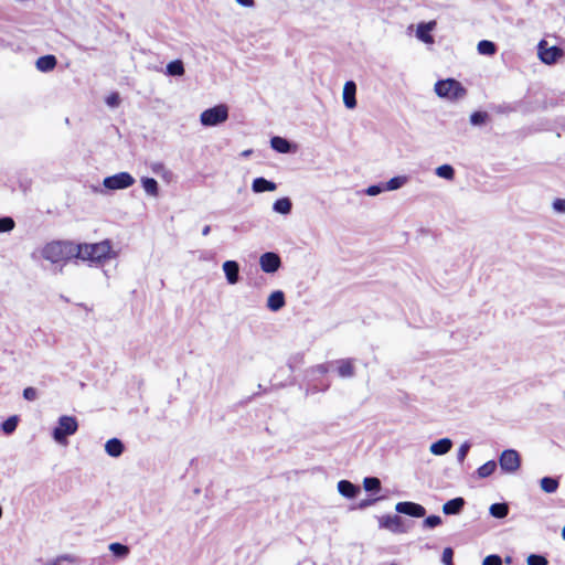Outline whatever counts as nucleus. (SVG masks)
<instances>
[{"mask_svg":"<svg viewBox=\"0 0 565 565\" xmlns=\"http://www.w3.org/2000/svg\"><path fill=\"white\" fill-rule=\"evenodd\" d=\"M363 487L366 492H379L381 490V481L376 477H365L363 480Z\"/></svg>","mask_w":565,"mask_h":565,"instance_id":"nucleus-33","label":"nucleus"},{"mask_svg":"<svg viewBox=\"0 0 565 565\" xmlns=\"http://www.w3.org/2000/svg\"><path fill=\"white\" fill-rule=\"evenodd\" d=\"M210 232H211V226H210V225H205V226L203 227V230H202V235H203V236H206V235H209V234H210Z\"/></svg>","mask_w":565,"mask_h":565,"instance_id":"nucleus-52","label":"nucleus"},{"mask_svg":"<svg viewBox=\"0 0 565 565\" xmlns=\"http://www.w3.org/2000/svg\"><path fill=\"white\" fill-rule=\"evenodd\" d=\"M540 487L545 493H555L559 487V478L550 476L543 477L540 480Z\"/></svg>","mask_w":565,"mask_h":565,"instance_id":"nucleus-25","label":"nucleus"},{"mask_svg":"<svg viewBox=\"0 0 565 565\" xmlns=\"http://www.w3.org/2000/svg\"><path fill=\"white\" fill-rule=\"evenodd\" d=\"M406 175H397L390 179L386 183H384L385 191H395L401 189L407 182Z\"/></svg>","mask_w":565,"mask_h":565,"instance_id":"nucleus-31","label":"nucleus"},{"mask_svg":"<svg viewBox=\"0 0 565 565\" xmlns=\"http://www.w3.org/2000/svg\"><path fill=\"white\" fill-rule=\"evenodd\" d=\"M15 226L14 220L10 216L0 217V233L11 232Z\"/></svg>","mask_w":565,"mask_h":565,"instance_id":"nucleus-37","label":"nucleus"},{"mask_svg":"<svg viewBox=\"0 0 565 565\" xmlns=\"http://www.w3.org/2000/svg\"><path fill=\"white\" fill-rule=\"evenodd\" d=\"M380 526L394 533H403V519L398 515H384L380 519Z\"/></svg>","mask_w":565,"mask_h":565,"instance_id":"nucleus-13","label":"nucleus"},{"mask_svg":"<svg viewBox=\"0 0 565 565\" xmlns=\"http://www.w3.org/2000/svg\"><path fill=\"white\" fill-rule=\"evenodd\" d=\"M41 255L52 264H65L72 258H77L76 244L68 241H53L42 248Z\"/></svg>","mask_w":565,"mask_h":565,"instance_id":"nucleus-1","label":"nucleus"},{"mask_svg":"<svg viewBox=\"0 0 565 565\" xmlns=\"http://www.w3.org/2000/svg\"><path fill=\"white\" fill-rule=\"evenodd\" d=\"M333 364L338 365L337 371L340 377L350 379L354 376L355 369L352 359H340L334 361Z\"/></svg>","mask_w":565,"mask_h":565,"instance_id":"nucleus-17","label":"nucleus"},{"mask_svg":"<svg viewBox=\"0 0 565 565\" xmlns=\"http://www.w3.org/2000/svg\"><path fill=\"white\" fill-rule=\"evenodd\" d=\"M564 50L557 45L547 46L545 40H541L537 44V55L542 63L554 65L564 56Z\"/></svg>","mask_w":565,"mask_h":565,"instance_id":"nucleus-7","label":"nucleus"},{"mask_svg":"<svg viewBox=\"0 0 565 565\" xmlns=\"http://www.w3.org/2000/svg\"><path fill=\"white\" fill-rule=\"evenodd\" d=\"M108 548L113 553V555L118 558H126L130 552L127 545L118 542L109 544Z\"/></svg>","mask_w":565,"mask_h":565,"instance_id":"nucleus-32","label":"nucleus"},{"mask_svg":"<svg viewBox=\"0 0 565 565\" xmlns=\"http://www.w3.org/2000/svg\"><path fill=\"white\" fill-rule=\"evenodd\" d=\"M477 50H478L479 54H481V55L491 56V55L495 54L497 45L492 41L481 40V41H479V43L477 45Z\"/></svg>","mask_w":565,"mask_h":565,"instance_id":"nucleus-29","label":"nucleus"},{"mask_svg":"<svg viewBox=\"0 0 565 565\" xmlns=\"http://www.w3.org/2000/svg\"><path fill=\"white\" fill-rule=\"evenodd\" d=\"M436 94L449 100H459L466 97L467 89L455 78L439 79L435 84Z\"/></svg>","mask_w":565,"mask_h":565,"instance_id":"nucleus-3","label":"nucleus"},{"mask_svg":"<svg viewBox=\"0 0 565 565\" xmlns=\"http://www.w3.org/2000/svg\"><path fill=\"white\" fill-rule=\"evenodd\" d=\"M498 463L494 460H489L477 469L479 478L484 479L490 477L497 470Z\"/></svg>","mask_w":565,"mask_h":565,"instance_id":"nucleus-30","label":"nucleus"},{"mask_svg":"<svg viewBox=\"0 0 565 565\" xmlns=\"http://www.w3.org/2000/svg\"><path fill=\"white\" fill-rule=\"evenodd\" d=\"M23 397L26 401H34L38 397V392L34 387H26L23 390Z\"/></svg>","mask_w":565,"mask_h":565,"instance_id":"nucleus-46","label":"nucleus"},{"mask_svg":"<svg viewBox=\"0 0 565 565\" xmlns=\"http://www.w3.org/2000/svg\"><path fill=\"white\" fill-rule=\"evenodd\" d=\"M527 565H547L548 561L541 554H531L526 558Z\"/></svg>","mask_w":565,"mask_h":565,"instance_id":"nucleus-40","label":"nucleus"},{"mask_svg":"<svg viewBox=\"0 0 565 565\" xmlns=\"http://www.w3.org/2000/svg\"><path fill=\"white\" fill-rule=\"evenodd\" d=\"M250 153H252V150H245L242 154H243L244 157H247V156H249Z\"/></svg>","mask_w":565,"mask_h":565,"instance_id":"nucleus-53","label":"nucleus"},{"mask_svg":"<svg viewBox=\"0 0 565 565\" xmlns=\"http://www.w3.org/2000/svg\"><path fill=\"white\" fill-rule=\"evenodd\" d=\"M466 504V501L462 497H457L451 500H448L443 505V512L446 515H458L461 513Z\"/></svg>","mask_w":565,"mask_h":565,"instance_id":"nucleus-16","label":"nucleus"},{"mask_svg":"<svg viewBox=\"0 0 565 565\" xmlns=\"http://www.w3.org/2000/svg\"><path fill=\"white\" fill-rule=\"evenodd\" d=\"M150 168H151V171L156 174H161V173L166 172V167L162 162H153V163H151Z\"/></svg>","mask_w":565,"mask_h":565,"instance_id":"nucleus-48","label":"nucleus"},{"mask_svg":"<svg viewBox=\"0 0 565 565\" xmlns=\"http://www.w3.org/2000/svg\"><path fill=\"white\" fill-rule=\"evenodd\" d=\"M286 305L285 294L281 290L273 291L267 299V308L270 311L277 312Z\"/></svg>","mask_w":565,"mask_h":565,"instance_id":"nucleus-18","label":"nucleus"},{"mask_svg":"<svg viewBox=\"0 0 565 565\" xmlns=\"http://www.w3.org/2000/svg\"><path fill=\"white\" fill-rule=\"evenodd\" d=\"M443 523V519L439 515L431 514L425 518L423 526L426 529H435Z\"/></svg>","mask_w":565,"mask_h":565,"instance_id":"nucleus-38","label":"nucleus"},{"mask_svg":"<svg viewBox=\"0 0 565 565\" xmlns=\"http://www.w3.org/2000/svg\"><path fill=\"white\" fill-rule=\"evenodd\" d=\"M489 513L495 519H504L509 514V505L505 502L493 503L489 508Z\"/></svg>","mask_w":565,"mask_h":565,"instance_id":"nucleus-27","label":"nucleus"},{"mask_svg":"<svg viewBox=\"0 0 565 565\" xmlns=\"http://www.w3.org/2000/svg\"><path fill=\"white\" fill-rule=\"evenodd\" d=\"M329 386H330L329 384L323 385V387L321 388V391H327V390L329 388Z\"/></svg>","mask_w":565,"mask_h":565,"instance_id":"nucleus-54","label":"nucleus"},{"mask_svg":"<svg viewBox=\"0 0 565 565\" xmlns=\"http://www.w3.org/2000/svg\"><path fill=\"white\" fill-rule=\"evenodd\" d=\"M332 365H333V362L318 364V365L313 366L310 372L312 374L324 375L326 373H328L330 371V367Z\"/></svg>","mask_w":565,"mask_h":565,"instance_id":"nucleus-42","label":"nucleus"},{"mask_svg":"<svg viewBox=\"0 0 565 565\" xmlns=\"http://www.w3.org/2000/svg\"><path fill=\"white\" fill-rule=\"evenodd\" d=\"M338 491L344 498L353 499L360 492V488L349 480H340L338 482Z\"/></svg>","mask_w":565,"mask_h":565,"instance_id":"nucleus-22","label":"nucleus"},{"mask_svg":"<svg viewBox=\"0 0 565 565\" xmlns=\"http://www.w3.org/2000/svg\"><path fill=\"white\" fill-rule=\"evenodd\" d=\"M452 447V440L450 438H441L430 445V452L435 456H443L450 451Z\"/></svg>","mask_w":565,"mask_h":565,"instance_id":"nucleus-21","label":"nucleus"},{"mask_svg":"<svg viewBox=\"0 0 565 565\" xmlns=\"http://www.w3.org/2000/svg\"><path fill=\"white\" fill-rule=\"evenodd\" d=\"M141 185L147 194L150 196L159 195V184L156 179L149 177L141 178Z\"/></svg>","mask_w":565,"mask_h":565,"instance_id":"nucleus-26","label":"nucleus"},{"mask_svg":"<svg viewBox=\"0 0 565 565\" xmlns=\"http://www.w3.org/2000/svg\"><path fill=\"white\" fill-rule=\"evenodd\" d=\"M436 21L420 22L416 29V36L426 44H433L434 38L430 32L436 28Z\"/></svg>","mask_w":565,"mask_h":565,"instance_id":"nucleus-12","label":"nucleus"},{"mask_svg":"<svg viewBox=\"0 0 565 565\" xmlns=\"http://www.w3.org/2000/svg\"><path fill=\"white\" fill-rule=\"evenodd\" d=\"M270 147L279 153H292L297 149L295 143L280 136H275L270 139Z\"/></svg>","mask_w":565,"mask_h":565,"instance_id":"nucleus-15","label":"nucleus"},{"mask_svg":"<svg viewBox=\"0 0 565 565\" xmlns=\"http://www.w3.org/2000/svg\"><path fill=\"white\" fill-rule=\"evenodd\" d=\"M441 562L444 565H454V550L451 547L444 548Z\"/></svg>","mask_w":565,"mask_h":565,"instance_id":"nucleus-43","label":"nucleus"},{"mask_svg":"<svg viewBox=\"0 0 565 565\" xmlns=\"http://www.w3.org/2000/svg\"><path fill=\"white\" fill-rule=\"evenodd\" d=\"M499 466L504 473H514L521 467V456L515 449H505L499 456Z\"/></svg>","mask_w":565,"mask_h":565,"instance_id":"nucleus-8","label":"nucleus"},{"mask_svg":"<svg viewBox=\"0 0 565 565\" xmlns=\"http://www.w3.org/2000/svg\"><path fill=\"white\" fill-rule=\"evenodd\" d=\"M277 189V184L263 177H258L253 180L252 190L255 193L273 192Z\"/></svg>","mask_w":565,"mask_h":565,"instance_id":"nucleus-19","label":"nucleus"},{"mask_svg":"<svg viewBox=\"0 0 565 565\" xmlns=\"http://www.w3.org/2000/svg\"><path fill=\"white\" fill-rule=\"evenodd\" d=\"M553 207L557 212L565 213V199H556L553 202Z\"/></svg>","mask_w":565,"mask_h":565,"instance_id":"nucleus-49","label":"nucleus"},{"mask_svg":"<svg viewBox=\"0 0 565 565\" xmlns=\"http://www.w3.org/2000/svg\"><path fill=\"white\" fill-rule=\"evenodd\" d=\"M291 210L292 202L288 196L277 199L273 204V211L281 215L290 214Z\"/></svg>","mask_w":565,"mask_h":565,"instance_id":"nucleus-24","label":"nucleus"},{"mask_svg":"<svg viewBox=\"0 0 565 565\" xmlns=\"http://www.w3.org/2000/svg\"><path fill=\"white\" fill-rule=\"evenodd\" d=\"M236 2L245 8H253L255 6L254 0H236Z\"/></svg>","mask_w":565,"mask_h":565,"instance_id":"nucleus-50","label":"nucleus"},{"mask_svg":"<svg viewBox=\"0 0 565 565\" xmlns=\"http://www.w3.org/2000/svg\"><path fill=\"white\" fill-rule=\"evenodd\" d=\"M125 450V445L119 438H110L105 444V451L108 456L118 458L122 455Z\"/></svg>","mask_w":565,"mask_h":565,"instance_id":"nucleus-20","label":"nucleus"},{"mask_svg":"<svg viewBox=\"0 0 565 565\" xmlns=\"http://www.w3.org/2000/svg\"><path fill=\"white\" fill-rule=\"evenodd\" d=\"M77 429V419L74 416L63 415L58 418L57 425L53 428L52 437L57 444L66 445L67 437L74 435Z\"/></svg>","mask_w":565,"mask_h":565,"instance_id":"nucleus-4","label":"nucleus"},{"mask_svg":"<svg viewBox=\"0 0 565 565\" xmlns=\"http://www.w3.org/2000/svg\"><path fill=\"white\" fill-rule=\"evenodd\" d=\"M482 565H502V558L497 554H491L484 557Z\"/></svg>","mask_w":565,"mask_h":565,"instance_id":"nucleus-45","label":"nucleus"},{"mask_svg":"<svg viewBox=\"0 0 565 565\" xmlns=\"http://www.w3.org/2000/svg\"><path fill=\"white\" fill-rule=\"evenodd\" d=\"M136 182L135 178L129 172H118L116 174L104 178V189L93 188L94 192L104 193V190L117 191L125 190L134 185Z\"/></svg>","mask_w":565,"mask_h":565,"instance_id":"nucleus-5","label":"nucleus"},{"mask_svg":"<svg viewBox=\"0 0 565 565\" xmlns=\"http://www.w3.org/2000/svg\"><path fill=\"white\" fill-rule=\"evenodd\" d=\"M379 499H366V500H363L359 503V508L361 509H364L371 504H373L375 501H377Z\"/></svg>","mask_w":565,"mask_h":565,"instance_id":"nucleus-51","label":"nucleus"},{"mask_svg":"<svg viewBox=\"0 0 565 565\" xmlns=\"http://www.w3.org/2000/svg\"><path fill=\"white\" fill-rule=\"evenodd\" d=\"M119 103H120V98L117 93H113L106 98V104L110 107H117L119 105Z\"/></svg>","mask_w":565,"mask_h":565,"instance_id":"nucleus-47","label":"nucleus"},{"mask_svg":"<svg viewBox=\"0 0 565 565\" xmlns=\"http://www.w3.org/2000/svg\"><path fill=\"white\" fill-rule=\"evenodd\" d=\"M396 512L405 514L412 518H424L426 515V509L416 502L401 501L395 505Z\"/></svg>","mask_w":565,"mask_h":565,"instance_id":"nucleus-10","label":"nucleus"},{"mask_svg":"<svg viewBox=\"0 0 565 565\" xmlns=\"http://www.w3.org/2000/svg\"><path fill=\"white\" fill-rule=\"evenodd\" d=\"M222 268H223L226 281L230 285H235L239 281V264L236 260L224 262Z\"/></svg>","mask_w":565,"mask_h":565,"instance_id":"nucleus-14","label":"nucleus"},{"mask_svg":"<svg viewBox=\"0 0 565 565\" xmlns=\"http://www.w3.org/2000/svg\"><path fill=\"white\" fill-rule=\"evenodd\" d=\"M259 266L264 273L274 274L281 266L280 256L274 252H266L259 257Z\"/></svg>","mask_w":565,"mask_h":565,"instance_id":"nucleus-9","label":"nucleus"},{"mask_svg":"<svg viewBox=\"0 0 565 565\" xmlns=\"http://www.w3.org/2000/svg\"><path fill=\"white\" fill-rule=\"evenodd\" d=\"M562 536H563V539L565 540V526H564V527H563V530H562Z\"/></svg>","mask_w":565,"mask_h":565,"instance_id":"nucleus-55","label":"nucleus"},{"mask_svg":"<svg viewBox=\"0 0 565 565\" xmlns=\"http://www.w3.org/2000/svg\"><path fill=\"white\" fill-rule=\"evenodd\" d=\"M488 119V114L486 111H473L470 115V122L473 126H481L483 125Z\"/></svg>","mask_w":565,"mask_h":565,"instance_id":"nucleus-36","label":"nucleus"},{"mask_svg":"<svg viewBox=\"0 0 565 565\" xmlns=\"http://www.w3.org/2000/svg\"><path fill=\"white\" fill-rule=\"evenodd\" d=\"M19 417L17 415L10 416L1 424V429L6 435L12 434L18 426Z\"/></svg>","mask_w":565,"mask_h":565,"instance_id":"nucleus-35","label":"nucleus"},{"mask_svg":"<svg viewBox=\"0 0 565 565\" xmlns=\"http://www.w3.org/2000/svg\"><path fill=\"white\" fill-rule=\"evenodd\" d=\"M77 558L71 554H63L57 556L56 558L46 562L44 565H61L62 562L75 563Z\"/></svg>","mask_w":565,"mask_h":565,"instance_id":"nucleus-39","label":"nucleus"},{"mask_svg":"<svg viewBox=\"0 0 565 565\" xmlns=\"http://www.w3.org/2000/svg\"><path fill=\"white\" fill-rule=\"evenodd\" d=\"M383 191H385V188H384V183H379V184H373V185H370L366 190H365V193L370 196H375L380 193H382Z\"/></svg>","mask_w":565,"mask_h":565,"instance_id":"nucleus-44","label":"nucleus"},{"mask_svg":"<svg viewBox=\"0 0 565 565\" xmlns=\"http://www.w3.org/2000/svg\"><path fill=\"white\" fill-rule=\"evenodd\" d=\"M356 84L354 81H347L343 86V104L348 109H354L356 107Z\"/></svg>","mask_w":565,"mask_h":565,"instance_id":"nucleus-11","label":"nucleus"},{"mask_svg":"<svg viewBox=\"0 0 565 565\" xmlns=\"http://www.w3.org/2000/svg\"><path fill=\"white\" fill-rule=\"evenodd\" d=\"M56 64H57L56 57L51 54L40 56L35 63L36 68L43 73L53 71L55 68Z\"/></svg>","mask_w":565,"mask_h":565,"instance_id":"nucleus-23","label":"nucleus"},{"mask_svg":"<svg viewBox=\"0 0 565 565\" xmlns=\"http://www.w3.org/2000/svg\"><path fill=\"white\" fill-rule=\"evenodd\" d=\"M77 258L94 263H104L111 258V244L108 239L95 244H76Z\"/></svg>","mask_w":565,"mask_h":565,"instance_id":"nucleus-2","label":"nucleus"},{"mask_svg":"<svg viewBox=\"0 0 565 565\" xmlns=\"http://www.w3.org/2000/svg\"><path fill=\"white\" fill-rule=\"evenodd\" d=\"M228 118V106L225 104H218L211 108L205 109L200 115V121L205 127H215Z\"/></svg>","mask_w":565,"mask_h":565,"instance_id":"nucleus-6","label":"nucleus"},{"mask_svg":"<svg viewBox=\"0 0 565 565\" xmlns=\"http://www.w3.org/2000/svg\"><path fill=\"white\" fill-rule=\"evenodd\" d=\"M184 72V64L181 60L171 61L166 66V73L169 76H182Z\"/></svg>","mask_w":565,"mask_h":565,"instance_id":"nucleus-28","label":"nucleus"},{"mask_svg":"<svg viewBox=\"0 0 565 565\" xmlns=\"http://www.w3.org/2000/svg\"><path fill=\"white\" fill-rule=\"evenodd\" d=\"M435 173L445 180H452L455 178L454 167L447 163L437 167Z\"/></svg>","mask_w":565,"mask_h":565,"instance_id":"nucleus-34","label":"nucleus"},{"mask_svg":"<svg viewBox=\"0 0 565 565\" xmlns=\"http://www.w3.org/2000/svg\"><path fill=\"white\" fill-rule=\"evenodd\" d=\"M471 448V444L469 441H465L458 449L457 460L459 463H462Z\"/></svg>","mask_w":565,"mask_h":565,"instance_id":"nucleus-41","label":"nucleus"}]
</instances>
